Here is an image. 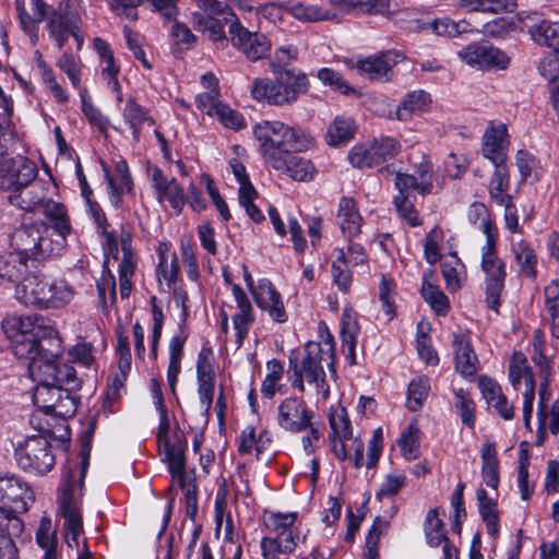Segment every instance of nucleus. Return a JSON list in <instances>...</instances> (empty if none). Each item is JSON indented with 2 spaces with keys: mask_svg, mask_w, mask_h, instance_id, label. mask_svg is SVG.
Returning a JSON list of instances; mask_svg holds the SVG:
<instances>
[{
  "mask_svg": "<svg viewBox=\"0 0 559 559\" xmlns=\"http://www.w3.org/2000/svg\"><path fill=\"white\" fill-rule=\"evenodd\" d=\"M3 329L11 338L13 355L26 361L33 381H46L68 393L80 386L74 368L58 361L63 347L51 320L37 314L14 317Z\"/></svg>",
  "mask_w": 559,
  "mask_h": 559,
  "instance_id": "1",
  "label": "nucleus"
},
{
  "mask_svg": "<svg viewBox=\"0 0 559 559\" xmlns=\"http://www.w3.org/2000/svg\"><path fill=\"white\" fill-rule=\"evenodd\" d=\"M252 133L267 165L272 162L278 164V155L286 151H304L311 144V138L301 129L278 120H262L253 126Z\"/></svg>",
  "mask_w": 559,
  "mask_h": 559,
  "instance_id": "2",
  "label": "nucleus"
},
{
  "mask_svg": "<svg viewBox=\"0 0 559 559\" xmlns=\"http://www.w3.org/2000/svg\"><path fill=\"white\" fill-rule=\"evenodd\" d=\"M36 165L26 157L5 159L0 166V189L10 192L9 202L25 211L41 201V197L28 189L37 176Z\"/></svg>",
  "mask_w": 559,
  "mask_h": 559,
  "instance_id": "3",
  "label": "nucleus"
},
{
  "mask_svg": "<svg viewBox=\"0 0 559 559\" xmlns=\"http://www.w3.org/2000/svg\"><path fill=\"white\" fill-rule=\"evenodd\" d=\"M95 423L91 421L88 430L82 441V462L80 466L69 467L64 474V487L60 498V511L64 519L67 532H83V518L80 501L83 496V485L88 466L90 440L93 436Z\"/></svg>",
  "mask_w": 559,
  "mask_h": 559,
  "instance_id": "4",
  "label": "nucleus"
},
{
  "mask_svg": "<svg viewBox=\"0 0 559 559\" xmlns=\"http://www.w3.org/2000/svg\"><path fill=\"white\" fill-rule=\"evenodd\" d=\"M158 447L164 452L163 461L167 463L168 472L183 491L186 515L193 521L198 514V492L194 469L186 468L187 439L182 431L176 430L171 440Z\"/></svg>",
  "mask_w": 559,
  "mask_h": 559,
  "instance_id": "5",
  "label": "nucleus"
},
{
  "mask_svg": "<svg viewBox=\"0 0 559 559\" xmlns=\"http://www.w3.org/2000/svg\"><path fill=\"white\" fill-rule=\"evenodd\" d=\"M309 88L305 73L295 70L276 72V80L257 79L251 86V95L259 102L274 106H286L295 103L300 94Z\"/></svg>",
  "mask_w": 559,
  "mask_h": 559,
  "instance_id": "6",
  "label": "nucleus"
},
{
  "mask_svg": "<svg viewBox=\"0 0 559 559\" xmlns=\"http://www.w3.org/2000/svg\"><path fill=\"white\" fill-rule=\"evenodd\" d=\"M45 224H31L17 228L11 236V249L27 260L39 261L60 255L64 249L61 237H50Z\"/></svg>",
  "mask_w": 559,
  "mask_h": 559,
  "instance_id": "7",
  "label": "nucleus"
},
{
  "mask_svg": "<svg viewBox=\"0 0 559 559\" xmlns=\"http://www.w3.org/2000/svg\"><path fill=\"white\" fill-rule=\"evenodd\" d=\"M34 499L33 490L21 477L13 474L0 475V519L11 524L14 533L23 528L17 514L26 512Z\"/></svg>",
  "mask_w": 559,
  "mask_h": 559,
  "instance_id": "8",
  "label": "nucleus"
},
{
  "mask_svg": "<svg viewBox=\"0 0 559 559\" xmlns=\"http://www.w3.org/2000/svg\"><path fill=\"white\" fill-rule=\"evenodd\" d=\"M497 240L491 238L480 248V269L485 274L486 302L495 312H498L501 305L507 277L506 263L497 252Z\"/></svg>",
  "mask_w": 559,
  "mask_h": 559,
  "instance_id": "9",
  "label": "nucleus"
},
{
  "mask_svg": "<svg viewBox=\"0 0 559 559\" xmlns=\"http://www.w3.org/2000/svg\"><path fill=\"white\" fill-rule=\"evenodd\" d=\"M15 460L21 468L35 474H45L55 465L51 445L41 435L31 436L19 442Z\"/></svg>",
  "mask_w": 559,
  "mask_h": 559,
  "instance_id": "10",
  "label": "nucleus"
},
{
  "mask_svg": "<svg viewBox=\"0 0 559 559\" xmlns=\"http://www.w3.org/2000/svg\"><path fill=\"white\" fill-rule=\"evenodd\" d=\"M325 356L322 345L313 341H309L305 345L301 357L296 350L297 368L306 374V381L309 384L316 385L317 393L324 401L330 396V386L325 380V371L322 366Z\"/></svg>",
  "mask_w": 559,
  "mask_h": 559,
  "instance_id": "11",
  "label": "nucleus"
},
{
  "mask_svg": "<svg viewBox=\"0 0 559 559\" xmlns=\"http://www.w3.org/2000/svg\"><path fill=\"white\" fill-rule=\"evenodd\" d=\"M229 35L233 46L250 61L265 58L271 50V43L265 35L250 32L237 19L230 21Z\"/></svg>",
  "mask_w": 559,
  "mask_h": 559,
  "instance_id": "12",
  "label": "nucleus"
},
{
  "mask_svg": "<svg viewBox=\"0 0 559 559\" xmlns=\"http://www.w3.org/2000/svg\"><path fill=\"white\" fill-rule=\"evenodd\" d=\"M313 412L300 397H286L277 407L276 423L285 431L299 433L311 426Z\"/></svg>",
  "mask_w": 559,
  "mask_h": 559,
  "instance_id": "13",
  "label": "nucleus"
},
{
  "mask_svg": "<svg viewBox=\"0 0 559 559\" xmlns=\"http://www.w3.org/2000/svg\"><path fill=\"white\" fill-rule=\"evenodd\" d=\"M457 57L466 64L478 69H488L491 67L503 69L509 63V58L506 53L488 41L469 44L457 51Z\"/></svg>",
  "mask_w": 559,
  "mask_h": 559,
  "instance_id": "14",
  "label": "nucleus"
},
{
  "mask_svg": "<svg viewBox=\"0 0 559 559\" xmlns=\"http://www.w3.org/2000/svg\"><path fill=\"white\" fill-rule=\"evenodd\" d=\"M252 296L257 307L266 312L271 320L276 323L288 320L282 296L270 280L260 278Z\"/></svg>",
  "mask_w": 559,
  "mask_h": 559,
  "instance_id": "15",
  "label": "nucleus"
},
{
  "mask_svg": "<svg viewBox=\"0 0 559 559\" xmlns=\"http://www.w3.org/2000/svg\"><path fill=\"white\" fill-rule=\"evenodd\" d=\"M148 176L158 202L163 203L168 201L170 206L177 213H180L186 203V195L183 188L178 183L176 178H168L158 167L148 168Z\"/></svg>",
  "mask_w": 559,
  "mask_h": 559,
  "instance_id": "16",
  "label": "nucleus"
},
{
  "mask_svg": "<svg viewBox=\"0 0 559 559\" xmlns=\"http://www.w3.org/2000/svg\"><path fill=\"white\" fill-rule=\"evenodd\" d=\"M509 147L507 124L491 121L483 135V155L493 165L504 164Z\"/></svg>",
  "mask_w": 559,
  "mask_h": 559,
  "instance_id": "17",
  "label": "nucleus"
},
{
  "mask_svg": "<svg viewBox=\"0 0 559 559\" xmlns=\"http://www.w3.org/2000/svg\"><path fill=\"white\" fill-rule=\"evenodd\" d=\"M403 56L395 50L369 56L356 62L358 72L373 81L389 80L392 68L399 63Z\"/></svg>",
  "mask_w": 559,
  "mask_h": 559,
  "instance_id": "18",
  "label": "nucleus"
},
{
  "mask_svg": "<svg viewBox=\"0 0 559 559\" xmlns=\"http://www.w3.org/2000/svg\"><path fill=\"white\" fill-rule=\"evenodd\" d=\"M81 16L76 13L59 10L50 17L48 22L49 34L56 40L59 48L63 47L70 35L75 38L79 47L81 46L83 41V37L80 34Z\"/></svg>",
  "mask_w": 559,
  "mask_h": 559,
  "instance_id": "19",
  "label": "nucleus"
},
{
  "mask_svg": "<svg viewBox=\"0 0 559 559\" xmlns=\"http://www.w3.org/2000/svg\"><path fill=\"white\" fill-rule=\"evenodd\" d=\"M48 287V278L28 273L15 286V297L25 306L45 308L47 305V293H49Z\"/></svg>",
  "mask_w": 559,
  "mask_h": 559,
  "instance_id": "20",
  "label": "nucleus"
},
{
  "mask_svg": "<svg viewBox=\"0 0 559 559\" xmlns=\"http://www.w3.org/2000/svg\"><path fill=\"white\" fill-rule=\"evenodd\" d=\"M396 190H413L425 195L432 191V164L423 158L415 166L414 175L397 173L394 178Z\"/></svg>",
  "mask_w": 559,
  "mask_h": 559,
  "instance_id": "21",
  "label": "nucleus"
},
{
  "mask_svg": "<svg viewBox=\"0 0 559 559\" xmlns=\"http://www.w3.org/2000/svg\"><path fill=\"white\" fill-rule=\"evenodd\" d=\"M527 20L531 21L526 27L532 40L559 55V22L540 19L537 13L527 15Z\"/></svg>",
  "mask_w": 559,
  "mask_h": 559,
  "instance_id": "22",
  "label": "nucleus"
},
{
  "mask_svg": "<svg viewBox=\"0 0 559 559\" xmlns=\"http://www.w3.org/2000/svg\"><path fill=\"white\" fill-rule=\"evenodd\" d=\"M231 290L238 309V312L233 317V325L236 332L238 346L240 347L249 333L250 326L255 321V317L251 301L243 289L239 285L235 284L233 285Z\"/></svg>",
  "mask_w": 559,
  "mask_h": 559,
  "instance_id": "23",
  "label": "nucleus"
},
{
  "mask_svg": "<svg viewBox=\"0 0 559 559\" xmlns=\"http://www.w3.org/2000/svg\"><path fill=\"white\" fill-rule=\"evenodd\" d=\"M277 159L278 164L275 165V162H272L269 166L298 181L312 179L314 167L309 159L292 153L290 150L278 155Z\"/></svg>",
  "mask_w": 559,
  "mask_h": 559,
  "instance_id": "24",
  "label": "nucleus"
},
{
  "mask_svg": "<svg viewBox=\"0 0 559 559\" xmlns=\"http://www.w3.org/2000/svg\"><path fill=\"white\" fill-rule=\"evenodd\" d=\"M36 386L33 393L34 404L45 414L57 412L63 402L73 403L69 393L55 384L46 381H35Z\"/></svg>",
  "mask_w": 559,
  "mask_h": 559,
  "instance_id": "25",
  "label": "nucleus"
},
{
  "mask_svg": "<svg viewBox=\"0 0 559 559\" xmlns=\"http://www.w3.org/2000/svg\"><path fill=\"white\" fill-rule=\"evenodd\" d=\"M102 168L108 183L110 202L115 207H119L122 204V195L132 189L128 165L123 159L118 160L114 175H110L105 163H102Z\"/></svg>",
  "mask_w": 559,
  "mask_h": 559,
  "instance_id": "26",
  "label": "nucleus"
},
{
  "mask_svg": "<svg viewBox=\"0 0 559 559\" xmlns=\"http://www.w3.org/2000/svg\"><path fill=\"white\" fill-rule=\"evenodd\" d=\"M336 221L343 236L347 239L350 240L360 234L364 221L354 199L348 197L341 198Z\"/></svg>",
  "mask_w": 559,
  "mask_h": 559,
  "instance_id": "27",
  "label": "nucleus"
},
{
  "mask_svg": "<svg viewBox=\"0 0 559 559\" xmlns=\"http://www.w3.org/2000/svg\"><path fill=\"white\" fill-rule=\"evenodd\" d=\"M455 354V369L463 377H473L477 372L478 359L471 344V338L465 333L453 334Z\"/></svg>",
  "mask_w": 559,
  "mask_h": 559,
  "instance_id": "28",
  "label": "nucleus"
},
{
  "mask_svg": "<svg viewBox=\"0 0 559 559\" xmlns=\"http://www.w3.org/2000/svg\"><path fill=\"white\" fill-rule=\"evenodd\" d=\"M43 214L50 222V237L58 238L64 241L67 246V237L71 233V225L63 204L53 200H46L41 204Z\"/></svg>",
  "mask_w": 559,
  "mask_h": 559,
  "instance_id": "29",
  "label": "nucleus"
},
{
  "mask_svg": "<svg viewBox=\"0 0 559 559\" xmlns=\"http://www.w3.org/2000/svg\"><path fill=\"white\" fill-rule=\"evenodd\" d=\"M509 379L514 390H519L522 380H524V393H528L531 390L532 395H535L534 374L526 356L521 352H514L511 357L509 364Z\"/></svg>",
  "mask_w": 559,
  "mask_h": 559,
  "instance_id": "30",
  "label": "nucleus"
},
{
  "mask_svg": "<svg viewBox=\"0 0 559 559\" xmlns=\"http://www.w3.org/2000/svg\"><path fill=\"white\" fill-rule=\"evenodd\" d=\"M297 518V512H269L264 516V525L271 534H274L273 536L284 538L289 534L293 539L297 540L299 537V531L295 526Z\"/></svg>",
  "mask_w": 559,
  "mask_h": 559,
  "instance_id": "31",
  "label": "nucleus"
},
{
  "mask_svg": "<svg viewBox=\"0 0 559 559\" xmlns=\"http://www.w3.org/2000/svg\"><path fill=\"white\" fill-rule=\"evenodd\" d=\"M188 338L187 330L182 328L180 331L175 334L168 345V368H167V382L173 392H175V386L178 380V376L181 371V359L183 357V346Z\"/></svg>",
  "mask_w": 559,
  "mask_h": 559,
  "instance_id": "32",
  "label": "nucleus"
},
{
  "mask_svg": "<svg viewBox=\"0 0 559 559\" xmlns=\"http://www.w3.org/2000/svg\"><path fill=\"white\" fill-rule=\"evenodd\" d=\"M430 104V95L424 90L409 92L400 102L396 108V118L401 121H407L413 116L427 111Z\"/></svg>",
  "mask_w": 559,
  "mask_h": 559,
  "instance_id": "33",
  "label": "nucleus"
},
{
  "mask_svg": "<svg viewBox=\"0 0 559 559\" xmlns=\"http://www.w3.org/2000/svg\"><path fill=\"white\" fill-rule=\"evenodd\" d=\"M511 250L521 275L534 278L536 276L537 255L531 243L525 239L511 238Z\"/></svg>",
  "mask_w": 559,
  "mask_h": 559,
  "instance_id": "34",
  "label": "nucleus"
},
{
  "mask_svg": "<svg viewBox=\"0 0 559 559\" xmlns=\"http://www.w3.org/2000/svg\"><path fill=\"white\" fill-rule=\"evenodd\" d=\"M496 169L491 176L488 192L490 200L499 206L512 203V197L509 193L510 178L504 164L495 165Z\"/></svg>",
  "mask_w": 559,
  "mask_h": 559,
  "instance_id": "35",
  "label": "nucleus"
},
{
  "mask_svg": "<svg viewBox=\"0 0 559 559\" xmlns=\"http://www.w3.org/2000/svg\"><path fill=\"white\" fill-rule=\"evenodd\" d=\"M28 261L13 250L0 255V277L17 285L28 274Z\"/></svg>",
  "mask_w": 559,
  "mask_h": 559,
  "instance_id": "36",
  "label": "nucleus"
},
{
  "mask_svg": "<svg viewBox=\"0 0 559 559\" xmlns=\"http://www.w3.org/2000/svg\"><path fill=\"white\" fill-rule=\"evenodd\" d=\"M193 27L205 35L212 40L217 48H225L228 45V38L224 31V24L221 20L212 16H206L201 13L192 14Z\"/></svg>",
  "mask_w": 559,
  "mask_h": 559,
  "instance_id": "37",
  "label": "nucleus"
},
{
  "mask_svg": "<svg viewBox=\"0 0 559 559\" xmlns=\"http://www.w3.org/2000/svg\"><path fill=\"white\" fill-rule=\"evenodd\" d=\"M531 359L542 378H551L554 372V359L546 354V338L542 330L536 329L532 336Z\"/></svg>",
  "mask_w": 559,
  "mask_h": 559,
  "instance_id": "38",
  "label": "nucleus"
},
{
  "mask_svg": "<svg viewBox=\"0 0 559 559\" xmlns=\"http://www.w3.org/2000/svg\"><path fill=\"white\" fill-rule=\"evenodd\" d=\"M480 457L483 480L488 487L496 489L499 484V461L495 441L486 439L480 450Z\"/></svg>",
  "mask_w": 559,
  "mask_h": 559,
  "instance_id": "39",
  "label": "nucleus"
},
{
  "mask_svg": "<svg viewBox=\"0 0 559 559\" xmlns=\"http://www.w3.org/2000/svg\"><path fill=\"white\" fill-rule=\"evenodd\" d=\"M123 121L132 131L133 140L139 141L140 132L145 122L153 124L154 121L148 111L135 102L134 98H128L122 109Z\"/></svg>",
  "mask_w": 559,
  "mask_h": 559,
  "instance_id": "40",
  "label": "nucleus"
},
{
  "mask_svg": "<svg viewBox=\"0 0 559 559\" xmlns=\"http://www.w3.org/2000/svg\"><path fill=\"white\" fill-rule=\"evenodd\" d=\"M423 31H430L438 36L455 37L457 35L473 32L471 24L466 21L454 22L449 17H439L424 22L419 26Z\"/></svg>",
  "mask_w": 559,
  "mask_h": 559,
  "instance_id": "41",
  "label": "nucleus"
},
{
  "mask_svg": "<svg viewBox=\"0 0 559 559\" xmlns=\"http://www.w3.org/2000/svg\"><path fill=\"white\" fill-rule=\"evenodd\" d=\"M297 540L281 536H264L260 542L263 559H280L281 555H290L295 551Z\"/></svg>",
  "mask_w": 559,
  "mask_h": 559,
  "instance_id": "42",
  "label": "nucleus"
},
{
  "mask_svg": "<svg viewBox=\"0 0 559 559\" xmlns=\"http://www.w3.org/2000/svg\"><path fill=\"white\" fill-rule=\"evenodd\" d=\"M468 222L486 236V241L498 239V229L491 221L487 206L481 202H474L467 211Z\"/></svg>",
  "mask_w": 559,
  "mask_h": 559,
  "instance_id": "43",
  "label": "nucleus"
},
{
  "mask_svg": "<svg viewBox=\"0 0 559 559\" xmlns=\"http://www.w3.org/2000/svg\"><path fill=\"white\" fill-rule=\"evenodd\" d=\"M441 272L448 290L455 292L462 287L466 272L465 265L456 254H451L442 262Z\"/></svg>",
  "mask_w": 559,
  "mask_h": 559,
  "instance_id": "44",
  "label": "nucleus"
},
{
  "mask_svg": "<svg viewBox=\"0 0 559 559\" xmlns=\"http://www.w3.org/2000/svg\"><path fill=\"white\" fill-rule=\"evenodd\" d=\"M358 334L359 325L357 314L349 309H345L341 322L342 346L344 350H347V355L352 358L355 357Z\"/></svg>",
  "mask_w": 559,
  "mask_h": 559,
  "instance_id": "45",
  "label": "nucleus"
},
{
  "mask_svg": "<svg viewBox=\"0 0 559 559\" xmlns=\"http://www.w3.org/2000/svg\"><path fill=\"white\" fill-rule=\"evenodd\" d=\"M478 509L483 521L486 524L487 533L491 537H496L499 533V520L496 502L488 497L485 489L477 491Z\"/></svg>",
  "mask_w": 559,
  "mask_h": 559,
  "instance_id": "46",
  "label": "nucleus"
},
{
  "mask_svg": "<svg viewBox=\"0 0 559 559\" xmlns=\"http://www.w3.org/2000/svg\"><path fill=\"white\" fill-rule=\"evenodd\" d=\"M545 313L550 321V332L559 338V284L550 283L544 289Z\"/></svg>",
  "mask_w": 559,
  "mask_h": 559,
  "instance_id": "47",
  "label": "nucleus"
},
{
  "mask_svg": "<svg viewBox=\"0 0 559 559\" xmlns=\"http://www.w3.org/2000/svg\"><path fill=\"white\" fill-rule=\"evenodd\" d=\"M355 126L350 118L336 117L328 129V143L332 146L346 144L354 138Z\"/></svg>",
  "mask_w": 559,
  "mask_h": 559,
  "instance_id": "48",
  "label": "nucleus"
},
{
  "mask_svg": "<svg viewBox=\"0 0 559 559\" xmlns=\"http://www.w3.org/2000/svg\"><path fill=\"white\" fill-rule=\"evenodd\" d=\"M49 293H47V305L45 308H60L69 304L74 296V290L63 280H49Z\"/></svg>",
  "mask_w": 559,
  "mask_h": 559,
  "instance_id": "49",
  "label": "nucleus"
},
{
  "mask_svg": "<svg viewBox=\"0 0 559 559\" xmlns=\"http://www.w3.org/2000/svg\"><path fill=\"white\" fill-rule=\"evenodd\" d=\"M421 295L426 302L435 310L438 314L444 316L450 309L449 298L440 290L438 286L432 284L427 275L424 277L421 285Z\"/></svg>",
  "mask_w": 559,
  "mask_h": 559,
  "instance_id": "50",
  "label": "nucleus"
},
{
  "mask_svg": "<svg viewBox=\"0 0 559 559\" xmlns=\"http://www.w3.org/2000/svg\"><path fill=\"white\" fill-rule=\"evenodd\" d=\"M329 423L333 432V438L337 440H347L353 436V429L347 412L344 407H330Z\"/></svg>",
  "mask_w": 559,
  "mask_h": 559,
  "instance_id": "51",
  "label": "nucleus"
},
{
  "mask_svg": "<svg viewBox=\"0 0 559 559\" xmlns=\"http://www.w3.org/2000/svg\"><path fill=\"white\" fill-rule=\"evenodd\" d=\"M419 427L416 421H413L408 425L406 431H404L399 438L397 444L406 461L417 459L419 454Z\"/></svg>",
  "mask_w": 559,
  "mask_h": 559,
  "instance_id": "52",
  "label": "nucleus"
},
{
  "mask_svg": "<svg viewBox=\"0 0 559 559\" xmlns=\"http://www.w3.org/2000/svg\"><path fill=\"white\" fill-rule=\"evenodd\" d=\"M461 7L469 8L474 11L502 13L512 12L516 8L515 0H456Z\"/></svg>",
  "mask_w": 559,
  "mask_h": 559,
  "instance_id": "53",
  "label": "nucleus"
},
{
  "mask_svg": "<svg viewBox=\"0 0 559 559\" xmlns=\"http://www.w3.org/2000/svg\"><path fill=\"white\" fill-rule=\"evenodd\" d=\"M336 260L332 263V276L338 289L347 293L352 284V274L348 270L346 253L343 248L334 249Z\"/></svg>",
  "mask_w": 559,
  "mask_h": 559,
  "instance_id": "54",
  "label": "nucleus"
},
{
  "mask_svg": "<svg viewBox=\"0 0 559 559\" xmlns=\"http://www.w3.org/2000/svg\"><path fill=\"white\" fill-rule=\"evenodd\" d=\"M430 390L429 380L425 376L413 379L407 390V407L412 412L418 411L427 399Z\"/></svg>",
  "mask_w": 559,
  "mask_h": 559,
  "instance_id": "55",
  "label": "nucleus"
},
{
  "mask_svg": "<svg viewBox=\"0 0 559 559\" xmlns=\"http://www.w3.org/2000/svg\"><path fill=\"white\" fill-rule=\"evenodd\" d=\"M399 193L394 197V205L401 218L405 219L411 226L415 227L420 224L417 211L414 207L413 190H397Z\"/></svg>",
  "mask_w": 559,
  "mask_h": 559,
  "instance_id": "56",
  "label": "nucleus"
},
{
  "mask_svg": "<svg viewBox=\"0 0 559 559\" xmlns=\"http://www.w3.org/2000/svg\"><path fill=\"white\" fill-rule=\"evenodd\" d=\"M266 376L261 385V393L266 399H272L277 392V385L281 381L284 368L278 359H271L266 362Z\"/></svg>",
  "mask_w": 559,
  "mask_h": 559,
  "instance_id": "57",
  "label": "nucleus"
},
{
  "mask_svg": "<svg viewBox=\"0 0 559 559\" xmlns=\"http://www.w3.org/2000/svg\"><path fill=\"white\" fill-rule=\"evenodd\" d=\"M443 523L439 518L438 510L431 509L428 511L425 521V533L427 543L431 547H438L441 545L443 540H445L447 536L442 532Z\"/></svg>",
  "mask_w": 559,
  "mask_h": 559,
  "instance_id": "58",
  "label": "nucleus"
},
{
  "mask_svg": "<svg viewBox=\"0 0 559 559\" xmlns=\"http://www.w3.org/2000/svg\"><path fill=\"white\" fill-rule=\"evenodd\" d=\"M285 8L295 19L302 22H317L328 19V14L317 5H305L301 2H296L286 3Z\"/></svg>",
  "mask_w": 559,
  "mask_h": 559,
  "instance_id": "59",
  "label": "nucleus"
},
{
  "mask_svg": "<svg viewBox=\"0 0 559 559\" xmlns=\"http://www.w3.org/2000/svg\"><path fill=\"white\" fill-rule=\"evenodd\" d=\"M57 67L63 71L74 88L80 87L81 83V62L80 58L71 52H63L57 60Z\"/></svg>",
  "mask_w": 559,
  "mask_h": 559,
  "instance_id": "60",
  "label": "nucleus"
},
{
  "mask_svg": "<svg viewBox=\"0 0 559 559\" xmlns=\"http://www.w3.org/2000/svg\"><path fill=\"white\" fill-rule=\"evenodd\" d=\"M372 144H357L348 153V159L354 167L370 168L377 166Z\"/></svg>",
  "mask_w": 559,
  "mask_h": 559,
  "instance_id": "61",
  "label": "nucleus"
},
{
  "mask_svg": "<svg viewBox=\"0 0 559 559\" xmlns=\"http://www.w3.org/2000/svg\"><path fill=\"white\" fill-rule=\"evenodd\" d=\"M317 78L324 84L344 95L354 93L355 90L342 76L341 73L330 68H322L317 72Z\"/></svg>",
  "mask_w": 559,
  "mask_h": 559,
  "instance_id": "62",
  "label": "nucleus"
},
{
  "mask_svg": "<svg viewBox=\"0 0 559 559\" xmlns=\"http://www.w3.org/2000/svg\"><path fill=\"white\" fill-rule=\"evenodd\" d=\"M455 395V407L460 415V418L467 427H474L475 425V403L469 395L463 390L459 389L454 392Z\"/></svg>",
  "mask_w": 559,
  "mask_h": 559,
  "instance_id": "63",
  "label": "nucleus"
},
{
  "mask_svg": "<svg viewBox=\"0 0 559 559\" xmlns=\"http://www.w3.org/2000/svg\"><path fill=\"white\" fill-rule=\"evenodd\" d=\"M371 144L376 153L377 165L393 158L401 150L399 141L390 136L374 140Z\"/></svg>",
  "mask_w": 559,
  "mask_h": 559,
  "instance_id": "64",
  "label": "nucleus"
}]
</instances>
